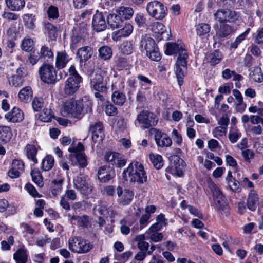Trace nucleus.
<instances>
[{"label":"nucleus","mask_w":263,"mask_h":263,"mask_svg":"<svg viewBox=\"0 0 263 263\" xmlns=\"http://www.w3.org/2000/svg\"><path fill=\"white\" fill-rule=\"evenodd\" d=\"M122 176L126 181L129 177L130 182H137L139 184L146 182L147 179L143 165L137 161H133L128 165L123 172Z\"/></svg>","instance_id":"1"},{"label":"nucleus","mask_w":263,"mask_h":263,"mask_svg":"<svg viewBox=\"0 0 263 263\" xmlns=\"http://www.w3.org/2000/svg\"><path fill=\"white\" fill-rule=\"evenodd\" d=\"M93 245L81 236H73L68 239V248L73 253L84 254L89 252Z\"/></svg>","instance_id":"2"},{"label":"nucleus","mask_w":263,"mask_h":263,"mask_svg":"<svg viewBox=\"0 0 263 263\" xmlns=\"http://www.w3.org/2000/svg\"><path fill=\"white\" fill-rule=\"evenodd\" d=\"M69 77L65 82L64 92L67 95H71L78 90L80 84L82 82V78L73 65L69 67Z\"/></svg>","instance_id":"3"},{"label":"nucleus","mask_w":263,"mask_h":263,"mask_svg":"<svg viewBox=\"0 0 263 263\" xmlns=\"http://www.w3.org/2000/svg\"><path fill=\"white\" fill-rule=\"evenodd\" d=\"M166 46L165 53L167 55H172L178 53V57L177 60L178 64L185 65V60L188 58V54L184 48V45L181 42L167 43Z\"/></svg>","instance_id":"4"},{"label":"nucleus","mask_w":263,"mask_h":263,"mask_svg":"<svg viewBox=\"0 0 263 263\" xmlns=\"http://www.w3.org/2000/svg\"><path fill=\"white\" fill-rule=\"evenodd\" d=\"M82 111V103L71 99L64 103L61 112L63 116L80 118Z\"/></svg>","instance_id":"5"},{"label":"nucleus","mask_w":263,"mask_h":263,"mask_svg":"<svg viewBox=\"0 0 263 263\" xmlns=\"http://www.w3.org/2000/svg\"><path fill=\"white\" fill-rule=\"evenodd\" d=\"M147 14L157 20H162L167 14V9L164 5L158 1L148 2L146 7Z\"/></svg>","instance_id":"6"},{"label":"nucleus","mask_w":263,"mask_h":263,"mask_svg":"<svg viewBox=\"0 0 263 263\" xmlns=\"http://www.w3.org/2000/svg\"><path fill=\"white\" fill-rule=\"evenodd\" d=\"M39 75L41 80L48 84H53L58 81L57 72L54 66L50 64H43L39 68Z\"/></svg>","instance_id":"7"},{"label":"nucleus","mask_w":263,"mask_h":263,"mask_svg":"<svg viewBox=\"0 0 263 263\" xmlns=\"http://www.w3.org/2000/svg\"><path fill=\"white\" fill-rule=\"evenodd\" d=\"M158 123L156 116L147 110H142L137 115L134 122L136 126L137 123L142 125L144 128H148L155 126Z\"/></svg>","instance_id":"8"},{"label":"nucleus","mask_w":263,"mask_h":263,"mask_svg":"<svg viewBox=\"0 0 263 263\" xmlns=\"http://www.w3.org/2000/svg\"><path fill=\"white\" fill-rule=\"evenodd\" d=\"M73 183L75 187L83 195H87L92 191L89 179L84 174H80L74 178Z\"/></svg>","instance_id":"9"},{"label":"nucleus","mask_w":263,"mask_h":263,"mask_svg":"<svg viewBox=\"0 0 263 263\" xmlns=\"http://www.w3.org/2000/svg\"><path fill=\"white\" fill-rule=\"evenodd\" d=\"M104 158L105 161L110 165L119 168L124 166L127 162V159L124 155L116 152H107Z\"/></svg>","instance_id":"10"},{"label":"nucleus","mask_w":263,"mask_h":263,"mask_svg":"<svg viewBox=\"0 0 263 263\" xmlns=\"http://www.w3.org/2000/svg\"><path fill=\"white\" fill-rule=\"evenodd\" d=\"M214 17L219 23L228 22L230 23L234 22L237 20L239 17L238 14L234 11L230 9H220L218 10L214 14Z\"/></svg>","instance_id":"11"},{"label":"nucleus","mask_w":263,"mask_h":263,"mask_svg":"<svg viewBox=\"0 0 263 263\" xmlns=\"http://www.w3.org/2000/svg\"><path fill=\"white\" fill-rule=\"evenodd\" d=\"M89 130L92 134V139L95 142H102L105 137L104 126L101 121L90 122Z\"/></svg>","instance_id":"12"},{"label":"nucleus","mask_w":263,"mask_h":263,"mask_svg":"<svg viewBox=\"0 0 263 263\" xmlns=\"http://www.w3.org/2000/svg\"><path fill=\"white\" fill-rule=\"evenodd\" d=\"M90 86L96 91L105 93L107 91V82L99 73L95 74L90 79Z\"/></svg>","instance_id":"13"},{"label":"nucleus","mask_w":263,"mask_h":263,"mask_svg":"<svg viewBox=\"0 0 263 263\" xmlns=\"http://www.w3.org/2000/svg\"><path fill=\"white\" fill-rule=\"evenodd\" d=\"M214 28L216 30V35L221 38L225 37L235 31L233 27L224 22L219 23V24H215Z\"/></svg>","instance_id":"14"},{"label":"nucleus","mask_w":263,"mask_h":263,"mask_svg":"<svg viewBox=\"0 0 263 263\" xmlns=\"http://www.w3.org/2000/svg\"><path fill=\"white\" fill-rule=\"evenodd\" d=\"M154 130L155 131V140L158 146L169 147L172 145V139L167 135L158 129H154Z\"/></svg>","instance_id":"15"},{"label":"nucleus","mask_w":263,"mask_h":263,"mask_svg":"<svg viewBox=\"0 0 263 263\" xmlns=\"http://www.w3.org/2000/svg\"><path fill=\"white\" fill-rule=\"evenodd\" d=\"M24 170V162L21 160L14 159L12 162L11 168L8 172V175L11 178H16Z\"/></svg>","instance_id":"16"},{"label":"nucleus","mask_w":263,"mask_h":263,"mask_svg":"<svg viewBox=\"0 0 263 263\" xmlns=\"http://www.w3.org/2000/svg\"><path fill=\"white\" fill-rule=\"evenodd\" d=\"M133 31V27L130 23H125L124 27L112 34V39L116 42L121 40L122 37L129 36Z\"/></svg>","instance_id":"17"},{"label":"nucleus","mask_w":263,"mask_h":263,"mask_svg":"<svg viewBox=\"0 0 263 263\" xmlns=\"http://www.w3.org/2000/svg\"><path fill=\"white\" fill-rule=\"evenodd\" d=\"M157 47V46L153 38L146 34L142 36L140 44L142 52L145 51L146 53L149 52Z\"/></svg>","instance_id":"18"},{"label":"nucleus","mask_w":263,"mask_h":263,"mask_svg":"<svg viewBox=\"0 0 263 263\" xmlns=\"http://www.w3.org/2000/svg\"><path fill=\"white\" fill-rule=\"evenodd\" d=\"M24 151L27 158L32 161L34 164L37 163V159L36 157L38 149L37 144L34 142L27 144L24 147Z\"/></svg>","instance_id":"19"},{"label":"nucleus","mask_w":263,"mask_h":263,"mask_svg":"<svg viewBox=\"0 0 263 263\" xmlns=\"http://www.w3.org/2000/svg\"><path fill=\"white\" fill-rule=\"evenodd\" d=\"M5 118L9 122H19L23 120L24 114L18 108L14 107L10 111L5 114Z\"/></svg>","instance_id":"20"},{"label":"nucleus","mask_w":263,"mask_h":263,"mask_svg":"<svg viewBox=\"0 0 263 263\" xmlns=\"http://www.w3.org/2000/svg\"><path fill=\"white\" fill-rule=\"evenodd\" d=\"M92 27L98 32L102 31L106 28V21L101 13H96L93 15Z\"/></svg>","instance_id":"21"},{"label":"nucleus","mask_w":263,"mask_h":263,"mask_svg":"<svg viewBox=\"0 0 263 263\" xmlns=\"http://www.w3.org/2000/svg\"><path fill=\"white\" fill-rule=\"evenodd\" d=\"M93 52L92 48L88 46L79 48L77 55L79 59L80 63H82L88 61L91 58Z\"/></svg>","instance_id":"22"},{"label":"nucleus","mask_w":263,"mask_h":263,"mask_svg":"<svg viewBox=\"0 0 263 263\" xmlns=\"http://www.w3.org/2000/svg\"><path fill=\"white\" fill-rule=\"evenodd\" d=\"M114 177L112 171L105 166H101L98 171V178L102 182H106Z\"/></svg>","instance_id":"23"},{"label":"nucleus","mask_w":263,"mask_h":263,"mask_svg":"<svg viewBox=\"0 0 263 263\" xmlns=\"http://www.w3.org/2000/svg\"><path fill=\"white\" fill-rule=\"evenodd\" d=\"M197 35L201 39H207L211 30L210 26L206 23H199L195 25Z\"/></svg>","instance_id":"24"},{"label":"nucleus","mask_w":263,"mask_h":263,"mask_svg":"<svg viewBox=\"0 0 263 263\" xmlns=\"http://www.w3.org/2000/svg\"><path fill=\"white\" fill-rule=\"evenodd\" d=\"M70 58L65 51H58L55 59V66L58 69L65 67Z\"/></svg>","instance_id":"25"},{"label":"nucleus","mask_w":263,"mask_h":263,"mask_svg":"<svg viewBox=\"0 0 263 263\" xmlns=\"http://www.w3.org/2000/svg\"><path fill=\"white\" fill-rule=\"evenodd\" d=\"M42 25L45 33L48 34L49 38L51 40H55L57 35V27L47 21H44Z\"/></svg>","instance_id":"26"},{"label":"nucleus","mask_w":263,"mask_h":263,"mask_svg":"<svg viewBox=\"0 0 263 263\" xmlns=\"http://www.w3.org/2000/svg\"><path fill=\"white\" fill-rule=\"evenodd\" d=\"M28 258V251L23 247L18 248L13 254V259L16 263H26Z\"/></svg>","instance_id":"27"},{"label":"nucleus","mask_w":263,"mask_h":263,"mask_svg":"<svg viewBox=\"0 0 263 263\" xmlns=\"http://www.w3.org/2000/svg\"><path fill=\"white\" fill-rule=\"evenodd\" d=\"M187 61L185 60V65H182L181 64H178V61H177L176 66V76L177 79L178 84L180 86H182L183 84V79L184 77V72L186 69Z\"/></svg>","instance_id":"28"},{"label":"nucleus","mask_w":263,"mask_h":263,"mask_svg":"<svg viewBox=\"0 0 263 263\" xmlns=\"http://www.w3.org/2000/svg\"><path fill=\"white\" fill-rule=\"evenodd\" d=\"M17 74H14L8 78L9 85L14 87L21 86L23 84V77L20 74V71H22V69L19 67L16 68Z\"/></svg>","instance_id":"29"},{"label":"nucleus","mask_w":263,"mask_h":263,"mask_svg":"<svg viewBox=\"0 0 263 263\" xmlns=\"http://www.w3.org/2000/svg\"><path fill=\"white\" fill-rule=\"evenodd\" d=\"M94 211L95 212H98L101 215H105V212H106L111 219V222L112 223L115 222V219L118 215L117 211L113 209L112 208H109L107 209L104 206L100 205L98 207H96L94 209Z\"/></svg>","instance_id":"30"},{"label":"nucleus","mask_w":263,"mask_h":263,"mask_svg":"<svg viewBox=\"0 0 263 263\" xmlns=\"http://www.w3.org/2000/svg\"><path fill=\"white\" fill-rule=\"evenodd\" d=\"M108 24L112 28H118L122 26V18L118 13L110 14L107 17Z\"/></svg>","instance_id":"31"},{"label":"nucleus","mask_w":263,"mask_h":263,"mask_svg":"<svg viewBox=\"0 0 263 263\" xmlns=\"http://www.w3.org/2000/svg\"><path fill=\"white\" fill-rule=\"evenodd\" d=\"M12 136L10 128L8 126H0V142L6 143L9 142Z\"/></svg>","instance_id":"32"},{"label":"nucleus","mask_w":263,"mask_h":263,"mask_svg":"<svg viewBox=\"0 0 263 263\" xmlns=\"http://www.w3.org/2000/svg\"><path fill=\"white\" fill-rule=\"evenodd\" d=\"M125 95L119 90L114 91L111 95V100L117 105L123 106L126 101Z\"/></svg>","instance_id":"33"},{"label":"nucleus","mask_w":263,"mask_h":263,"mask_svg":"<svg viewBox=\"0 0 263 263\" xmlns=\"http://www.w3.org/2000/svg\"><path fill=\"white\" fill-rule=\"evenodd\" d=\"M215 204V208L222 214L226 215L229 213V206L228 202L225 201L224 198H215L214 201Z\"/></svg>","instance_id":"34"},{"label":"nucleus","mask_w":263,"mask_h":263,"mask_svg":"<svg viewBox=\"0 0 263 263\" xmlns=\"http://www.w3.org/2000/svg\"><path fill=\"white\" fill-rule=\"evenodd\" d=\"M32 95L33 92L31 88L29 86H26L20 91L18 97L20 101L27 102L31 99Z\"/></svg>","instance_id":"35"},{"label":"nucleus","mask_w":263,"mask_h":263,"mask_svg":"<svg viewBox=\"0 0 263 263\" xmlns=\"http://www.w3.org/2000/svg\"><path fill=\"white\" fill-rule=\"evenodd\" d=\"M122 18L125 20L130 19L133 15L134 11L133 9L129 7L121 6L119 7L116 10Z\"/></svg>","instance_id":"36"},{"label":"nucleus","mask_w":263,"mask_h":263,"mask_svg":"<svg viewBox=\"0 0 263 263\" xmlns=\"http://www.w3.org/2000/svg\"><path fill=\"white\" fill-rule=\"evenodd\" d=\"M149 157L154 167L157 170L161 169L163 166L162 157L158 154L150 153Z\"/></svg>","instance_id":"37"},{"label":"nucleus","mask_w":263,"mask_h":263,"mask_svg":"<svg viewBox=\"0 0 263 263\" xmlns=\"http://www.w3.org/2000/svg\"><path fill=\"white\" fill-rule=\"evenodd\" d=\"M7 7L12 11H19L25 6L24 0H6Z\"/></svg>","instance_id":"38"},{"label":"nucleus","mask_w":263,"mask_h":263,"mask_svg":"<svg viewBox=\"0 0 263 263\" xmlns=\"http://www.w3.org/2000/svg\"><path fill=\"white\" fill-rule=\"evenodd\" d=\"M99 57L104 60L110 59L112 55L111 48L107 46H103L99 50Z\"/></svg>","instance_id":"39"},{"label":"nucleus","mask_w":263,"mask_h":263,"mask_svg":"<svg viewBox=\"0 0 263 263\" xmlns=\"http://www.w3.org/2000/svg\"><path fill=\"white\" fill-rule=\"evenodd\" d=\"M63 180L62 179L54 180L53 181L51 185V193L53 196L60 195L62 191V184Z\"/></svg>","instance_id":"40"},{"label":"nucleus","mask_w":263,"mask_h":263,"mask_svg":"<svg viewBox=\"0 0 263 263\" xmlns=\"http://www.w3.org/2000/svg\"><path fill=\"white\" fill-rule=\"evenodd\" d=\"M250 78L256 82H261L263 81V74L261 68L254 67L250 73Z\"/></svg>","instance_id":"41"},{"label":"nucleus","mask_w":263,"mask_h":263,"mask_svg":"<svg viewBox=\"0 0 263 263\" xmlns=\"http://www.w3.org/2000/svg\"><path fill=\"white\" fill-rule=\"evenodd\" d=\"M35 15L32 14H25L23 16L25 26L29 29H33L35 28Z\"/></svg>","instance_id":"42"},{"label":"nucleus","mask_w":263,"mask_h":263,"mask_svg":"<svg viewBox=\"0 0 263 263\" xmlns=\"http://www.w3.org/2000/svg\"><path fill=\"white\" fill-rule=\"evenodd\" d=\"M31 175L32 181L36 184L39 187L43 186V178L40 171L37 168L32 170Z\"/></svg>","instance_id":"43"},{"label":"nucleus","mask_w":263,"mask_h":263,"mask_svg":"<svg viewBox=\"0 0 263 263\" xmlns=\"http://www.w3.org/2000/svg\"><path fill=\"white\" fill-rule=\"evenodd\" d=\"M144 234L139 235L135 237V241L137 242L138 248L142 251H146L149 247V244L145 241Z\"/></svg>","instance_id":"44"},{"label":"nucleus","mask_w":263,"mask_h":263,"mask_svg":"<svg viewBox=\"0 0 263 263\" xmlns=\"http://www.w3.org/2000/svg\"><path fill=\"white\" fill-rule=\"evenodd\" d=\"M54 158L51 155H47L42 160V168L43 171H47L51 170L54 165Z\"/></svg>","instance_id":"45"},{"label":"nucleus","mask_w":263,"mask_h":263,"mask_svg":"<svg viewBox=\"0 0 263 263\" xmlns=\"http://www.w3.org/2000/svg\"><path fill=\"white\" fill-rule=\"evenodd\" d=\"M139 84L142 89H148L152 86V82L150 79L143 74H139L137 76Z\"/></svg>","instance_id":"46"},{"label":"nucleus","mask_w":263,"mask_h":263,"mask_svg":"<svg viewBox=\"0 0 263 263\" xmlns=\"http://www.w3.org/2000/svg\"><path fill=\"white\" fill-rule=\"evenodd\" d=\"M241 136V133L236 127L235 126L230 129L228 138L231 143H234L236 142Z\"/></svg>","instance_id":"47"},{"label":"nucleus","mask_w":263,"mask_h":263,"mask_svg":"<svg viewBox=\"0 0 263 263\" xmlns=\"http://www.w3.org/2000/svg\"><path fill=\"white\" fill-rule=\"evenodd\" d=\"M151 216L148 214H145L142 215L139 220V226L137 227L135 226L133 230L134 231H138L139 230H141L144 228L146 227L149 223V219L150 218Z\"/></svg>","instance_id":"48"},{"label":"nucleus","mask_w":263,"mask_h":263,"mask_svg":"<svg viewBox=\"0 0 263 263\" xmlns=\"http://www.w3.org/2000/svg\"><path fill=\"white\" fill-rule=\"evenodd\" d=\"M223 58L221 52L218 50L214 51L211 54L210 62L213 65H215L220 63Z\"/></svg>","instance_id":"49"},{"label":"nucleus","mask_w":263,"mask_h":263,"mask_svg":"<svg viewBox=\"0 0 263 263\" xmlns=\"http://www.w3.org/2000/svg\"><path fill=\"white\" fill-rule=\"evenodd\" d=\"M134 48V46L132 41H124L121 45L122 52L126 54L132 53Z\"/></svg>","instance_id":"50"},{"label":"nucleus","mask_w":263,"mask_h":263,"mask_svg":"<svg viewBox=\"0 0 263 263\" xmlns=\"http://www.w3.org/2000/svg\"><path fill=\"white\" fill-rule=\"evenodd\" d=\"M151 30L155 33L162 34L164 31V26L160 22H154L149 25Z\"/></svg>","instance_id":"51"},{"label":"nucleus","mask_w":263,"mask_h":263,"mask_svg":"<svg viewBox=\"0 0 263 263\" xmlns=\"http://www.w3.org/2000/svg\"><path fill=\"white\" fill-rule=\"evenodd\" d=\"M47 14L49 19H57L59 16L58 8L53 5L50 6L47 10Z\"/></svg>","instance_id":"52"},{"label":"nucleus","mask_w":263,"mask_h":263,"mask_svg":"<svg viewBox=\"0 0 263 263\" xmlns=\"http://www.w3.org/2000/svg\"><path fill=\"white\" fill-rule=\"evenodd\" d=\"M72 220L76 221L77 224L79 227L84 228L87 226L88 217L86 216H83L82 217L73 216L72 218Z\"/></svg>","instance_id":"53"},{"label":"nucleus","mask_w":263,"mask_h":263,"mask_svg":"<svg viewBox=\"0 0 263 263\" xmlns=\"http://www.w3.org/2000/svg\"><path fill=\"white\" fill-rule=\"evenodd\" d=\"M227 132V128L226 127L218 126L215 127L212 130L213 136L217 139H219L224 136H226Z\"/></svg>","instance_id":"54"},{"label":"nucleus","mask_w":263,"mask_h":263,"mask_svg":"<svg viewBox=\"0 0 263 263\" xmlns=\"http://www.w3.org/2000/svg\"><path fill=\"white\" fill-rule=\"evenodd\" d=\"M209 187L212 194L213 197H219L222 195L219 188L212 181L209 182Z\"/></svg>","instance_id":"55"},{"label":"nucleus","mask_w":263,"mask_h":263,"mask_svg":"<svg viewBox=\"0 0 263 263\" xmlns=\"http://www.w3.org/2000/svg\"><path fill=\"white\" fill-rule=\"evenodd\" d=\"M40 54L41 58L47 59L52 58L53 56V52L51 49L45 45L42 47L40 50Z\"/></svg>","instance_id":"56"},{"label":"nucleus","mask_w":263,"mask_h":263,"mask_svg":"<svg viewBox=\"0 0 263 263\" xmlns=\"http://www.w3.org/2000/svg\"><path fill=\"white\" fill-rule=\"evenodd\" d=\"M117 194L119 197H120L123 194L125 197H132L134 196V192L129 189H126L124 190L122 188L118 186L116 189Z\"/></svg>","instance_id":"57"},{"label":"nucleus","mask_w":263,"mask_h":263,"mask_svg":"<svg viewBox=\"0 0 263 263\" xmlns=\"http://www.w3.org/2000/svg\"><path fill=\"white\" fill-rule=\"evenodd\" d=\"M135 21L139 27H143L146 22V18L141 13H138L135 15Z\"/></svg>","instance_id":"58"},{"label":"nucleus","mask_w":263,"mask_h":263,"mask_svg":"<svg viewBox=\"0 0 263 263\" xmlns=\"http://www.w3.org/2000/svg\"><path fill=\"white\" fill-rule=\"evenodd\" d=\"M33 42L30 39H24L22 43V49L26 51H30L33 48Z\"/></svg>","instance_id":"59"},{"label":"nucleus","mask_w":263,"mask_h":263,"mask_svg":"<svg viewBox=\"0 0 263 263\" xmlns=\"http://www.w3.org/2000/svg\"><path fill=\"white\" fill-rule=\"evenodd\" d=\"M43 104L42 98H34L32 102V106L35 111H39L42 109Z\"/></svg>","instance_id":"60"},{"label":"nucleus","mask_w":263,"mask_h":263,"mask_svg":"<svg viewBox=\"0 0 263 263\" xmlns=\"http://www.w3.org/2000/svg\"><path fill=\"white\" fill-rule=\"evenodd\" d=\"M146 55L151 60L155 61H159L161 59V55L157 47L149 52L146 53Z\"/></svg>","instance_id":"61"},{"label":"nucleus","mask_w":263,"mask_h":263,"mask_svg":"<svg viewBox=\"0 0 263 263\" xmlns=\"http://www.w3.org/2000/svg\"><path fill=\"white\" fill-rule=\"evenodd\" d=\"M52 115L51 110L47 108L44 109L42 112L40 118L41 120L44 122H48L51 120Z\"/></svg>","instance_id":"62"},{"label":"nucleus","mask_w":263,"mask_h":263,"mask_svg":"<svg viewBox=\"0 0 263 263\" xmlns=\"http://www.w3.org/2000/svg\"><path fill=\"white\" fill-rule=\"evenodd\" d=\"M241 155L246 162L250 163L251 160L254 158L255 154L252 150L247 149L242 151Z\"/></svg>","instance_id":"63"},{"label":"nucleus","mask_w":263,"mask_h":263,"mask_svg":"<svg viewBox=\"0 0 263 263\" xmlns=\"http://www.w3.org/2000/svg\"><path fill=\"white\" fill-rule=\"evenodd\" d=\"M76 158L80 167L84 168L87 165V159L84 153H79L76 154Z\"/></svg>","instance_id":"64"}]
</instances>
